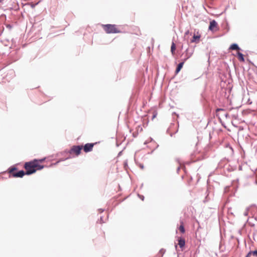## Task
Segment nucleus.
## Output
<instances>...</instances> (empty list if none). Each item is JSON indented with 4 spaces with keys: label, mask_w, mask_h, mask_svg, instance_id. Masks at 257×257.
Here are the masks:
<instances>
[{
    "label": "nucleus",
    "mask_w": 257,
    "mask_h": 257,
    "mask_svg": "<svg viewBox=\"0 0 257 257\" xmlns=\"http://www.w3.org/2000/svg\"><path fill=\"white\" fill-rule=\"evenodd\" d=\"M45 160V158L42 159H34V160L25 163L24 168L26 170V174L30 175L33 174L37 170H40L44 168V166L40 164Z\"/></svg>",
    "instance_id": "nucleus-1"
},
{
    "label": "nucleus",
    "mask_w": 257,
    "mask_h": 257,
    "mask_svg": "<svg viewBox=\"0 0 257 257\" xmlns=\"http://www.w3.org/2000/svg\"><path fill=\"white\" fill-rule=\"evenodd\" d=\"M183 65H184V62H181V63H180L178 66H177V67L176 69V71H175V73L176 74L178 73L179 72V71L181 70V69L182 68L183 66Z\"/></svg>",
    "instance_id": "nucleus-8"
},
{
    "label": "nucleus",
    "mask_w": 257,
    "mask_h": 257,
    "mask_svg": "<svg viewBox=\"0 0 257 257\" xmlns=\"http://www.w3.org/2000/svg\"><path fill=\"white\" fill-rule=\"evenodd\" d=\"M221 110H223V109H221V108H217V109H216V111H217V112H218V111H221Z\"/></svg>",
    "instance_id": "nucleus-16"
},
{
    "label": "nucleus",
    "mask_w": 257,
    "mask_h": 257,
    "mask_svg": "<svg viewBox=\"0 0 257 257\" xmlns=\"http://www.w3.org/2000/svg\"><path fill=\"white\" fill-rule=\"evenodd\" d=\"M237 55H238V58L239 61H242V62H244V57H243V54L242 53H240L239 52H237Z\"/></svg>",
    "instance_id": "nucleus-12"
},
{
    "label": "nucleus",
    "mask_w": 257,
    "mask_h": 257,
    "mask_svg": "<svg viewBox=\"0 0 257 257\" xmlns=\"http://www.w3.org/2000/svg\"><path fill=\"white\" fill-rule=\"evenodd\" d=\"M96 144H97V143L86 144L84 146H83L82 149H83V150L85 153H88L92 150L94 145H95Z\"/></svg>",
    "instance_id": "nucleus-5"
},
{
    "label": "nucleus",
    "mask_w": 257,
    "mask_h": 257,
    "mask_svg": "<svg viewBox=\"0 0 257 257\" xmlns=\"http://www.w3.org/2000/svg\"><path fill=\"white\" fill-rule=\"evenodd\" d=\"M252 255V251H249L245 257H250Z\"/></svg>",
    "instance_id": "nucleus-15"
},
{
    "label": "nucleus",
    "mask_w": 257,
    "mask_h": 257,
    "mask_svg": "<svg viewBox=\"0 0 257 257\" xmlns=\"http://www.w3.org/2000/svg\"><path fill=\"white\" fill-rule=\"evenodd\" d=\"M82 148L83 146H73L69 151V153L78 156L81 154Z\"/></svg>",
    "instance_id": "nucleus-4"
},
{
    "label": "nucleus",
    "mask_w": 257,
    "mask_h": 257,
    "mask_svg": "<svg viewBox=\"0 0 257 257\" xmlns=\"http://www.w3.org/2000/svg\"><path fill=\"white\" fill-rule=\"evenodd\" d=\"M179 229L180 231L182 233H184L185 232V228L184 226V224L182 221L181 222V225H180V226L179 227Z\"/></svg>",
    "instance_id": "nucleus-11"
},
{
    "label": "nucleus",
    "mask_w": 257,
    "mask_h": 257,
    "mask_svg": "<svg viewBox=\"0 0 257 257\" xmlns=\"http://www.w3.org/2000/svg\"><path fill=\"white\" fill-rule=\"evenodd\" d=\"M256 152H257V149H256Z\"/></svg>",
    "instance_id": "nucleus-19"
},
{
    "label": "nucleus",
    "mask_w": 257,
    "mask_h": 257,
    "mask_svg": "<svg viewBox=\"0 0 257 257\" xmlns=\"http://www.w3.org/2000/svg\"><path fill=\"white\" fill-rule=\"evenodd\" d=\"M178 245L181 248H183L185 245V239L182 237H178Z\"/></svg>",
    "instance_id": "nucleus-7"
},
{
    "label": "nucleus",
    "mask_w": 257,
    "mask_h": 257,
    "mask_svg": "<svg viewBox=\"0 0 257 257\" xmlns=\"http://www.w3.org/2000/svg\"><path fill=\"white\" fill-rule=\"evenodd\" d=\"M217 27V24L215 21L213 20L210 22L209 29L211 31H214L216 30Z\"/></svg>",
    "instance_id": "nucleus-6"
},
{
    "label": "nucleus",
    "mask_w": 257,
    "mask_h": 257,
    "mask_svg": "<svg viewBox=\"0 0 257 257\" xmlns=\"http://www.w3.org/2000/svg\"><path fill=\"white\" fill-rule=\"evenodd\" d=\"M176 45L175 44L174 42H172V45H171V53L173 55H175V50H176Z\"/></svg>",
    "instance_id": "nucleus-9"
},
{
    "label": "nucleus",
    "mask_w": 257,
    "mask_h": 257,
    "mask_svg": "<svg viewBox=\"0 0 257 257\" xmlns=\"http://www.w3.org/2000/svg\"><path fill=\"white\" fill-rule=\"evenodd\" d=\"M3 0H0V3H1Z\"/></svg>",
    "instance_id": "nucleus-17"
},
{
    "label": "nucleus",
    "mask_w": 257,
    "mask_h": 257,
    "mask_svg": "<svg viewBox=\"0 0 257 257\" xmlns=\"http://www.w3.org/2000/svg\"><path fill=\"white\" fill-rule=\"evenodd\" d=\"M230 49L238 50H239V48L237 44H233L230 46Z\"/></svg>",
    "instance_id": "nucleus-13"
},
{
    "label": "nucleus",
    "mask_w": 257,
    "mask_h": 257,
    "mask_svg": "<svg viewBox=\"0 0 257 257\" xmlns=\"http://www.w3.org/2000/svg\"><path fill=\"white\" fill-rule=\"evenodd\" d=\"M252 255L257 257V250L252 251Z\"/></svg>",
    "instance_id": "nucleus-14"
},
{
    "label": "nucleus",
    "mask_w": 257,
    "mask_h": 257,
    "mask_svg": "<svg viewBox=\"0 0 257 257\" xmlns=\"http://www.w3.org/2000/svg\"><path fill=\"white\" fill-rule=\"evenodd\" d=\"M200 35H194L193 36V38L191 40V42L192 43L196 42V41H197V42H198L199 39H200Z\"/></svg>",
    "instance_id": "nucleus-10"
},
{
    "label": "nucleus",
    "mask_w": 257,
    "mask_h": 257,
    "mask_svg": "<svg viewBox=\"0 0 257 257\" xmlns=\"http://www.w3.org/2000/svg\"><path fill=\"white\" fill-rule=\"evenodd\" d=\"M17 170V169L15 167L10 168L9 169V173L12 175V177L15 178H22L26 174V172L23 170L19 171L17 172V173H15V171Z\"/></svg>",
    "instance_id": "nucleus-3"
},
{
    "label": "nucleus",
    "mask_w": 257,
    "mask_h": 257,
    "mask_svg": "<svg viewBox=\"0 0 257 257\" xmlns=\"http://www.w3.org/2000/svg\"><path fill=\"white\" fill-rule=\"evenodd\" d=\"M102 28L107 34L119 33L121 32L119 28L116 25L107 24L103 25Z\"/></svg>",
    "instance_id": "nucleus-2"
},
{
    "label": "nucleus",
    "mask_w": 257,
    "mask_h": 257,
    "mask_svg": "<svg viewBox=\"0 0 257 257\" xmlns=\"http://www.w3.org/2000/svg\"><path fill=\"white\" fill-rule=\"evenodd\" d=\"M188 58L189 57L186 58V59L185 60H186L187 59H188Z\"/></svg>",
    "instance_id": "nucleus-18"
}]
</instances>
